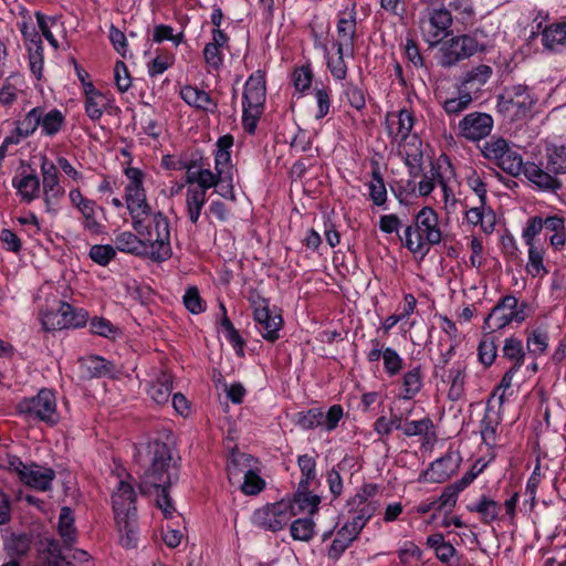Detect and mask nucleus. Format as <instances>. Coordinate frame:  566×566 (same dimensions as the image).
I'll use <instances>...</instances> for the list:
<instances>
[{"mask_svg": "<svg viewBox=\"0 0 566 566\" xmlns=\"http://www.w3.org/2000/svg\"><path fill=\"white\" fill-rule=\"evenodd\" d=\"M180 97L189 106L213 113L217 109V102L209 93L197 86L186 85L180 90Z\"/></svg>", "mask_w": 566, "mask_h": 566, "instance_id": "nucleus-27", "label": "nucleus"}, {"mask_svg": "<svg viewBox=\"0 0 566 566\" xmlns=\"http://www.w3.org/2000/svg\"><path fill=\"white\" fill-rule=\"evenodd\" d=\"M40 126V107L30 109L22 119L17 122V130L21 137L32 136Z\"/></svg>", "mask_w": 566, "mask_h": 566, "instance_id": "nucleus-56", "label": "nucleus"}, {"mask_svg": "<svg viewBox=\"0 0 566 566\" xmlns=\"http://www.w3.org/2000/svg\"><path fill=\"white\" fill-rule=\"evenodd\" d=\"M493 124L494 122L490 114L472 112L459 122V135L469 142H480L490 135Z\"/></svg>", "mask_w": 566, "mask_h": 566, "instance_id": "nucleus-15", "label": "nucleus"}, {"mask_svg": "<svg viewBox=\"0 0 566 566\" xmlns=\"http://www.w3.org/2000/svg\"><path fill=\"white\" fill-rule=\"evenodd\" d=\"M262 314V316L255 315L253 317L255 328L265 340L273 343L280 337L283 318L275 310H270Z\"/></svg>", "mask_w": 566, "mask_h": 566, "instance_id": "nucleus-21", "label": "nucleus"}, {"mask_svg": "<svg viewBox=\"0 0 566 566\" xmlns=\"http://www.w3.org/2000/svg\"><path fill=\"white\" fill-rule=\"evenodd\" d=\"M509 146L510 144L506 139L502 137H493L484 144L482 153L485 158L496 163L503 153L507 151Z\"/></svg>", "mask_w": 566, "mask_h": 566, "instance_id": "nucleus-63", "label": "nucleus"}, {"mask_svg": "<svg viewBox=\"0 0 566 566\" xmlns=\"http://www.w3.org/2000/svg\"><path fill=\"white\" fill-rule=\"evenodd\" d=\"M496 354H497V347L495 345V340L493 339V337H484L480 344H479V347H478V358H479V361L484 366V367H490L495 358H496Z\"/></svg>", "mask_w": 566, "mask_h": 566, "instance_id": "nucleus-61", "label": "nucleus"}, {"mask_svg": "<svg viewBox=\"0 0 566 566\" xmlns=\"http://www.w3.org/2000/svg\"><path fill=\"white\" fill-rule=\"evenodd\" d=\"M405 247L412 253L424 256L431 245L441 242L442 232L437 212L431 207H423L415 217V223L405 229Z\"/></svg>", "mask_w": 566, "mask_h": 566, "instance_id": "nucleus-4", "label": "nucleus"}, {"mask_svg": "<svg viewBox=\"0 0 566 566\" xmlns=\"http://www.w3.org/2000/svg\"><path fill=\"white\" fill-rule=\"evenodd\" d=\"M542 43L545 49L551 51L566 49V22L546 25L542 30Z\"/></svg>", "mask_w": 566, "mask_h": 566, "instance_id": "nucleus-31", "label": "nucleus"}, {"mask_svg": "<svg viewBox=\"0 0 566 566\" xmlns=\"http://www.w3.org/2000/svg\"><path fill=\"white\" fill-rule=\"evenodd\" d=\"M220 310L222 311V319H221V331L226 339L233 346L234 350L238 354H243L244 340L240 336L237 328L233 326L229 317L227 316V310L223 304H220Z\"/></svg>", "mask_w": 566, "mask_h": 566, "instance_id": "nucleus-50", "label": "nucleus"}, {"mask_svg": "<svg viewBox=\"0 0 566 566\" xmlns=\"http://www.w3.org/2000/svg\"><path fill=\"white\" fill-rule=\"evenodd\" d=\"M115 250L138 256H147L148 250L137 232L123 231L114 239Z\"/></svg>", "mask_w": 566, "mask_h": 566, "instance_id": "nucleus-28", "label": "nucleus"}, {"mask_svg": "<svg viewBox=\"0 0 566 566\" xmlns=\"http://www.w3.org/2000/svg\"><path fill=\"white\" fill-rule=\"evenodd\" d=\"M81 367L91 378L112 377L116 373L115 365L112 361L96 355L82 358Z\"/></svg>", "mask_w": 566, "mask_h": 566, "instance_id": "nucleus-30", "label": "nucleus"}, {"mask_svg": "<svg viewBox=\"0 0 566 566\" xmlns=\"http://www.w3.org/2000/svg\"><path fill=\"white\" fill-rule=\"evenodd\" d=\"M467 221L473 226H480L485 233H491L495 227V214L491 208L480 203L469 209L465 213Z\"/></svg>", "mask_w": 566, "mask_h": 566, "instance_id": "nucleus-33", "label": "nucleus"}, {"mask_svg": "<svg viewBox=\"0 0 566 566\" xmlns=\"http://www.w3.org/2000/svg\"><path fill=\"white\" fill-rule=\"evenodd\" d=\"M384 369L389 377L397 376L403 368V359L391 347H386L382 353Z\"/></svg>", "mask_w": 566, "mask_h": 566, "instance_id": "nucleus-59", "label": "nucleus"}, {"mask_svg": "<svg viewBox=\"0 0 566 566\" xmlns=\"http://www.w3.org/2000/svg\"><path fill=\"white\" fill-rule=\"evenodd\" d=\"M18 411L29 419L43 421L50 426L59 422L56 397L50 389H41L38 395L24 398L18 403Z\"/></svg>", "mask_w": 566, "mask_h": 566, "instance_id": "nucleus-8", "label": "nucleus"}, {"mask_svg": "<svg viewBox=\"0 0 566 566\" xmlns=\"http://www.w3.org/2000/svg\"><path fill=\"white\" fill-rule=\"evenodd\" d=\"M357 39V9L356 2H353L350 7L339 10L337 13L336 38L333 41V46L336 51L355 52Z\"/></svg>", "mask_w": 566, "mask_h": 566, "instance_id": "nucleus-13", "label": "nucleus"}, {"mask_svg": "<svg viewBox=\"0 0 566 566\" xmlns=\"http://www.w3.org/2000/svg\"><path fill=\"white\" fill-rule=\"evenodd\" d=\"M197 187H189L186 191V209L187 216L192 224H197L202 208L207 202V191L210 188H205L200 181H195Z\"/></svg>", "mask_w": 566, "mask_h": 566, "instance_id": "nucleus-24", "label": "nucleus"}, {"mask_svg": "<svg viewBox=\"0 0 566 566\" xmlns=\"http://www.w3.org/2000/svg\"><path fill=\"white\" fill-rule=\"evenodd\" d=\"M523 175L541 191L555 193L563 188V182L557 178V175L547 170L542 161L538 164L525 163Z\"/></svg>", "mask_w": 566, "mask_h": 566, "instance_id": "nucleus-16", "label": "nucleus"}, {"mask_svg": "<svg viewBox=\"0 0 566 566\" xmlns=\"http://www.w3.org/2000/svg\"><path fill=\"white\" fill-rule=\"evenodd\" d=\"M458 91L459 95L457 97H451L443 102V109L448 115H459L468 109L473 102V97L468 90L459 86Z\"/></svg>", "mask_w": 566, "mask_h": 566, "instance_id": "nucleus-52", "label": "nucleus"}, {"mask_svg": "<svg viewBox=\"0 0 566 566\" xmlns=\"http://www.w3.org/2000/svg\"><path fill=\"white\" fill-rule=\"evenodd\" d=\"M548 342L549 337L547 331L541 327L533 329L526 337V348L528 354L533 358L537 359L547 350Z\"/></svg>", "mask_w": 566, "mask_h": 566, "instance_id": "nucleus-44", "label": "nucleus"}, {"mask_svg": "<svg viewBox=\"0 0 566 566\" xmlns=\"http://www.w3.org/2000/svg\"><path fill=\"white\" fill-rule=\"evenodd\" d=\"M119 533V542L126 548H133L137 544V518L136 515L126 518H115Z\"/></svg>", "mask_w": 566, "mask_h": 566, "instance_id": "nucleus-40", "label": "nucleus"}, {"mask_svg": "<svg viewBox=\"0 0 566 566\" xmlns=\"http://www.w3.org/2000/svg\"><path fill=\"white\" fill-rule=\"evenodd\" d=\"M12 186L17 189L21 200L30 203L39 197L40 179L34 174H21L12 179Z\"/></svg>", "mask_w": 566, "mask_h": 566, "instance_id": "nucleus-29", "label": "nucleus"}, {"mask_svg": "<svg viewBox=\"0 0 566 566\" xmlns=\"http://www.w3.org/2000/svg\"><path fill=\"white\" fill-rule=\"evenodd\" d=\"M544 150L539 161L545 168L557 176L566 174V146L546 140Z\"/></svg>", "mask_w": 566, "mask_h": 566, "instance_id": "nucleus-22", "label": "nucleus"}, {"mask_svg": "<svg viewBox=\"0 0 566 566\" xmlns=\"http://www.w3.org/2000/svg\"><path fill=\"white\" fill-rule=\"evenodd\" d=\"M492 67L485 64L478 65L469 71L462 78L460 87L468 90L470 93L478 92L491 77Z\"/></svg>", "mask_w": 566, "mask_h": 566, "instance_id": "nucleus-36", "label": "nucleus"}, {"mask_svg": "<svg viewBox=\"0 0 566 566\" xmlns=\"http://www.w3.org/2000/svg\"><path fill=\"white\" fill-rule=\"evenodd\" d=\"M413 124L415 118L407 109H402L397 116L387 119L389 134L399 145L409 138Z\"/></svg>", "mask_w": 566, "mask_h": 566, "instance_id": "nucleus-26", "label": "nucleus"}, {"mask_svg": "<svg viewBox=\"0 0 566 566\" xmlns=\"http://www.w3.org/2000/svg\"><path fill=\"white\" fill-rule=\"evenodd\" d=\"M315 523L311 518H297L290 527L293 539L308 542L313 538Z\"/></svg>", "mask_w": 566, "mask_h": 566, "instance_id": "nucleus-57", "label": "nucleus"}, {"mask_svg": "<svg viewBox=\"0 0 566 566\" xmlns=\"http://www.w3.org/2000/svg\"><path fill=\"white\" fill-rule=\"evenodd\" d=\"M74 523L75 517L72 510L69 506H63L59 515L57 532L66 546H71L76 542L77 531Z\"/></svg>", "mask_w": 566, "mask_h": 566, "instance_id": "nucleus-35", "label": "nucleus"}, {"mask_svg": "<svg viewBox=\"0 0 566 566\" xmlns=\"http://www.w3.org/2000/svg\"><path fill=\"white\" fill-rule=\"evenodd\" d=\"M135 501L136 494L133 486L125 481H119L117 489L112 495L115 518H126L136 515Z\"/></svg>", "mask_w": 566, "mask_h": 566, "instance_id": "nucleus-19", "label": "nucleus"}, {"mask_svg": "<svg viewBox=\"0 0 566 566\" xmlns=\"http://www.w3.org/2000/svg\"><path fill=\"white\" fill-rule=\"evenodd\" d=\"M319 502V496L312 494L308 489H304L298 485V489L294 495L293 501H291V504L293 505L295 515L300 513L314 514L318 509Z\"/></svg>", "mask_w": 566, "mask_h": 566, "instance_id": "nucleus-39", "label": "nucleus"}, {"mask_svg": "<svg viewBox=\"0 0 566 566\" xmlns=\"http://www.w3.org/2000/svg\"><path fill=\"white\" fill-rule=\"evenodd\" d=\"M85 113L93 120H98L104 113L109 99L93 83H84Z\"/></svg>", "mask_w": 566, "mask_h": 566, "instance_id": "nucleus-25", "label": "nucleus"}, {"mask_svg": "<svg viewBox=\"0 0 566 566\" xmlns=\"http://www.w3.org/2000/svg\"><path fill=\"white\" fill-rule=\"evenodd\" d=\"M175 55L168 51L157 50L156 56L148 62L147 70L150 77L158 76L172 66Z\"/></svg>", "mask_w": 566, "mask_h": 566, "instance_id": "nucleus-54", "label": "nucleus"}, {"mask_svg": "<svg viewBox=\"0 0 566 566\" xmlns=\"http://www.w3.org/2000/svg\"><path fill=\"white\" fill-rule=\"evenodd\" d=\"M322 49L324 50L325 57H326V65L329 70L332 76L335 80L343 81L347 76V64L345 62V56H353L354 51H336L337 56L332 57L329 56V51L327 45H322Z\"/></svg>", "mask_w": 566, "mask_h": 566, "instance_id": "nucleus-41", "label": "nucleus"}, {"mask_svg": "<svg viewBox=\"0 0 566 566\" xmlns=\"http://www.w3.org/2000/svg\"><path fill=\"white\" fill-rule=\"evenodd\" d=\"M266 97L265 76L255 71L244 84L242 96V124L249 134H253L263 113Z\"/></svg>", "mask_w": 566, "mask_h": 566, "instance_id": "nucleus-5", "label": "nucleus"}, {"mask_svg": "<svg viewBox=\"0 0 566 566\" xmlns=\"http://www.w3.org/2000/svg\"><path fill=\"white\" fill-rule=\"evenodd\" d=\"M60 312L65 322V328H80L85 326L88 319V313L83 308H74L66 302H60Z\"/></svg>", "mask_w": 566, "mask_h": 566, "instance_id": "nucleus-45", "label": "nucleus"}, {"mask_svg": "<svg viewBox=\"0 0 566 566\" xmlns=\"http://www.w3.org/2000/svg\"><path fill=\"white\" fill-rule=\"evenodd\" d=\"M297 464L302 473L298 485L308 489L316 479V461L310 454H302L297 458Z\"/></svg>", "mask_w": 566, "mask_h": 566, "instance_id": "nucleus-55", "label": "nucleus"}, {"mask_svg": "<svg viewBox=\"0 0 566 566\" xmlns=\"http://www.w3.org/2000/svg\"><path fill=\"white\" fill-rule=\"evenodd\" d=\"M483 50L484 44L480 43L476 34L454 36L442 45L440 64L449 67Z\"/></svg>", "mask_w": 566, "mask_h": 566, "instance_id": "nucleus-11", "label": "nucleus"}, {"mask_svg": "<svg viewBox=\"0 0 566 566\" xmlns=\"http://www.w3.org/2000/svg\"><path fill=\"white\" fill-rule=\"evenodd\" d=\"M503 357L512 363L511 367L520 368L524 365L526 353L523 342L514 336L507 337L504 340L502 348Z\"/></svg>", "mask_w": 566, "mask_h": 566, "instance_id": "nucleus-42", "label": "nucleus"}, {"mask_svg": "<svg viewBox=\"0 0 566 566\" xmlns=\"http://www.w3.org/2000/svg\"><path fill=\"white\" fill-rule=\"evenodd\" d=\"M448 389V398L452 401L461 399L465 391L467 364L462 360L454 361L450 368L440 370L438 376Z\"/></svg>", "mask_w": 566, "mask_h": 566, "instance_id": "nucleus-18", "label": "nucleus"}, {"mask_svg": "<svg viewBox=\"0 0 566 566\" xmlns=\"http://www.w3.org/2000/svg\"><path fill=\"white\" fill-rule=\"evenodd\" d=\"M41 175L45 211L55 214L65 193L64 188L60 185L57 167L48 158H43Z\"/></svg>", "mask_w": 566, "mask_h": 566, "instance_id": "nucleus-14", "label": "nucleus"}, {"mask_svg": "<svg viewBox=\"0 0 566 566\" xmlns=\"http://www.w3.org/2000/svg\"><path fill=\"white\" fill-rule=\"evenodd\" d=\"M500 424V418L495 411L485 409L484 416L480 422L481 438L488 447H494L496 443V430Z\"/></svg>", "mask_w": 566, "mask_h": 566, "instance_id": "nucleus-43", "label": "nucleus"}, {"mask_svg": "<svg viewBox=\"0 0 566 566\" xmlns=\"http://www.w3.org/2000/svg\"><path fill=\"white\" fill-rule=\"evenodd\" d=\"M251 470L249 457L244 453L232 454L227 464L228 476L231 484L240 483L241 475L244 478L247 471Z\"/></svg>", "mask_w": 566, "mask_h": 566, "instance_id": "nucleus-48", "label": "nucleus"}, {"mask_svg": "<svg viewBox=\"0 0 566 566\" xmlns=\"http://www.w3.org/2000/svg\"><path fill=\"white\" fill-rule=\"evenodd\" d=\"M294 515L291 501L282 500L256 510L253 513V523L264 530L277 532L283 530Z\"/></svg>", "mask_w": 566, "mask_h": 566, "instance_id": "nucleus-12", "label": "nucleus"}, {"mask_svg": "<svg viewBox=\"0 0 566 566\" xmlns=\"http://www.w3.org/2000/svg\"><path fill=\"white\" fill-rule=\"evenodd\" d=\"M126 201V207L132 218V222H139L143 218H148L150 212L153 211L151 207L148 205L146 197L128 199Z\"/></svg>", "mask_w": 566, "mask_h": 566, "instance_id": "nucleus-60", "label": "nucleus"}, {"mask_svg": "<svg viewBox=\"0 0 566 566\" xmlns=\"http://www.w3.org/2000/svg\"><path fill=\"white\" fill-rule=\"evenodd\" d=\"M135 232L142 235L148 250V258L155 262H164L172 255L170 226L161 211H151L148 218L132 222Z\"/></svg>", "mask_w": 566, "mask_h": 566, "instance_id": "nucleus-3", "label": "nucleus"}, {"mask_svg": "<svg viewBox=\"0 0 566 566\" xmlns=\"http://www.w3.org/2000/svg\"><path fill=\"white\" fill-rule=\"evenodd\" d=\"M423 387V373L420 365H416L406 371L401 379L400 397L405 400L415 398Z\"/></svg>", "mask_w": 566, "mask_h": 566, "instance_id": "nucleus-32", "label": "nucleus"}, {"mask_svg": "<svg viewBox=\"0 0 566 566\" xmlns=\"http://www.w3.org/2000/svg\"><path fill=\"white\" fill-rule=\"evenodd\" d=\"M457 468L452 455H444L433 461L430 467L422 472L419 481L429 483H442L447 481Z\"/></svg>", "mask_w": 566, "mask_h": 566, "instance_id": "nucleus-23", "label": "nucleus"}, {"mask_svg": "<svg viewBox=\"0 0 566 566\" xmlns=\"http://www.w3.org/2000/svg\"><path fill=\"white\" fill-rule=\"evenodd\" d=\"M2 467L17 474L19 480L29 488L40 492L52 489L55 472L51 468L34 462L27 464L19 457L10 454L3 460Z\"/></svg>", "mask_w": 566, "mask_h": 566, "instance_id": "nucleus-7", "label": "nucleus"}, {"mask_svg": "<svg viewBox=\"0 0 566 566\" xmlns=\"http://www.w3.org/2000/svg\"><path fill=\"white\" fill-rule=\"evenodd\" d=\"M324 411L322 408H311L295 415V424L303 430H311L322 427Z\"/></svg>", "mask_w": 566, "mask_h": 566, "instance_id": "nucleus-51", "label": "nucleus"}, {"mask_svg": "<svg viewBox=\"0 0 566 566\" xmlns=\"http://www.w3.org/2000/svg\"><path fill=\"white\" fill-rule=\"evenodd\" d=\"M363 527L359 523L350 521L346 522L342 528L338 530L336 537L333 539L327 556L331 559L337 560L349 545L357 538Z\"/></svg>", "mask_w": 566, "mask_h": 566, "instance_id": "nucleus-20", "label": "nucleus"}, {"mask_svg": "<svg viewBox=\"0 0 566 566\" xmlns=\"http://www.w3.org/2000/svg\"><path fill=\"white\" fill-rule=\"evenodd\" d=\"M468 511L480 514L481 521L484 524H490L497 520L501 505L496 501L492 500L486 495H482L476 503L469 504Z\"/></svg>", "mask_w": 566, "mask_h": 566, "instance_id": "nucleus-37", "label": "nucleus"}, {"mask_svg": "<svg viewBox=\"0 0 566 566\" xmlns=\"http://www.w3.org/2000/svg\"><path fill=\"white\" fill-rule=\"evenodd\" d=\"M90 258L98 265L106 266L116 255V250L109 244H95L90 249Z\"/></svg>", "mask_w": 566, "mask_h": 566, "instance_id": "nucleus-64", "label": "nucleus"}, {"mask_svg": "<svg viewBox=\"0 0 566 566\" xmlns=\"http://www.w3.org/2000/svg\"><path fill=\"white\" fill-rule=\"evenodd\" d=\"M233 146V137L231 135L221 136L216 144L214 151V172L210 169V163L208 158L198 154V164H200L205 171L210 174V178L206 177L207 180L200 181L205 188H216V192L221 197L235 200V193L233 189V166L231 163L230 149Z\"/></svg>", "mask_w": 566, "mask_h": 566, "instance_id": "nucleus-2", "label": "nucleus"}, {"mask_svg": "<svg viewBox=\"0 0 566 566\" xmlns=\"http://www.w3.org/2000/svg\"><path fill=\"white\" fill-rule=\"evenodd\" d=\"M526 304L520 303L514 295L502 297L492 308L483 323V329L489 334L502 329L512 322L522 323L526 318Z\"/></svg>", "mask_w": 566, "mask_h": 566, "instance_id": "nucleus-9", "label": "nucleus"}, {"mask_svg": "<svg viewBox=\"0 0 566 566\" xmlns=\"http://www.w3.org/2000/svg\"><path fill=\"white\" fill-rule=\"evenodd\" d=\"M369 198L376 206H384L387 201V189L379 169L371 171V180L367 184Z\"/></svg>", "mask_w": 566, "mask_h": 566, "instance_id": "nucleus-53", "label": "nucleus"}, {"mask_svg": "<svg viewBox=\"0 0 566 566\" xmlns=\"http://www.w3.org/2000/svg\"><path fill=\"white\" fill-rule=\"evenodd\" d=\"M496 165L503 171L512 176H518L520 174H523L525 167L522 156L511 146H509L507 151H504L503 155L499 158Z\"/></svg>", "mask_w": 566, "mask_h": 566, "instance_id": "nucleus-47", "label": "nucleus"}, {"mask_svg": "<svg viewBox=\"0 0 566 566\" xmlns=\"http://www.w3.org/2000/svg\"><path fill=\"white\" fill-rule=\"evenodd\" d=\"M343 95L352 107L361 111L366 106L365 93L361 87L347 82L343 84Z\"/></svg>", "mask_w": 566, "mask_h": 566, "instance_id": "nucleus-62", "label": "nucleus"}, {"mask_svg": "<svg viewBox=\"0 0 566 566\" xmlns=\"http://www.w3.org/2000/svg\"><path fill=\"white\" fill-rule=\"evenodd\" d=\"M433 429V422L426 417L420 420L405 421L401 430L407 437L423 436L428 437Z\"/></svg>", "mask_w": 566, "mask_h": 566, "instance_id": "nucleus-58", "label": "nucleus"}, {"mask_svg": "<svg viewBox=\"0 0 566 566\" xmlns=\"http://www.w3.org/2000/svg\"><path fill=\"white\" fill-rule=\"evenodd\" d=\"M172 390V381L171 377L167 374H163L160 377L157 378L156 381H154L147 392L151 400H154L156 403H166L168 402L170 395Z\"/></svg>", "mask_w": 566, "mask_h": 566, "instance_id": "nucleus-46", "label": "nucleus"}, {"mask_svg": "<svg viewBox=\"0 0 566 566\" xmlns=\"http://www.w3.org/2000/svg\"><path fill=\"white\" fill-rule=\"evenodd\" d=\"M535 103L527 86L513 85L505 90L497 98V108L507 114L512 119H521L528 115Z\"/></svg>", "mask_w": 566, "mask_h": 566, "instance_id": "nucleus-10", "label": "nucleus"}, {"mask_svg": "<svg viewBox=\"0 0 566 566\" xmlns=\"http://www.w3.org/2000/svg\"><path fill=\"white\" fill-rule=\"evenodd\" d=\"M101 209L94 200H91L84 207L78 209L83 217V229L92 234H101L104 232V226L97 220L96 212Z\"/></svg>", "mask_w": 566, "mask_h": 566, "instance_id": "nucleus-49", "label": "nucleus"}, {"mask_svg": "<svg viewBox=\"0 0 566 566\" xmlns=\"http://www.w3.org/2000/svg\"><path fill=\"white\" fill-rule=\"evenodd\" d=\"M527 245V264L526 271L533 277L544 276L548 270L544 265L545 250L542 243L526 244Z\"/></svg>", "mask_w": 566, "mask_h": 566, "instance_id": "nucleus-38", "label": "nucleus"}, {"mask_svg": "<svg viewBox=\"0 0 566 566\" xmlns=\"http://www.w3.org/2000/svg\"><path fill=\"white\" fill-rule=\"evenodd\" d=\"M149 467L140 476L143 493L157 492V506L165 517H170L175 511L168 488L178 480V461L174 449L165 442L154 441L148 444Z\"/></svg>", "mask_w": 566, "mask_h": 566, "instance_id": "nucleus-1", "label": "nucleus"}, {"mask_svg": "<svg viewBox=\"0 0 566 566\" xmlns=\"http://www.w3.org/2000/svg\"><path fill=\"white\" fill-rule=\"evenodd\" d=\"M451 12L441 3L419 10L418 27L423 40L430 45L439 44L451 32Z\"/></svg>", "mask_w": 566, "mask_h": 566, "instance_id": "nucleus-6", "label": "nucleus"}, {"mask_svg": "<svg viewBox=\"0 0 566 566\" xmlns=\"http://www.w3.org/2000/svg\"><path fill=\"white\" fill-rule=\"evenodd\" d=\"M163 165L167 169L172 170H185V181L187 185H195V181H203L207 180L210 174L205 171L202 166L198 164V153L191 155L190 157L185 158H175L172 156H165L163 158Z\"/></svg>", "mask_w": 566, "mask_h": 566, "instance_id": "nucleus-17", "label": "nucleus"}, {"mask_svg": "<svg viewBox=\"0 0 566 566\" xmlns=\"http://www.w3.org/2000/svg\"><path fill=\"white\" fill-rule=\"evenodd\" d=\"M64 124L65 116L60 109L53 108L45 112L43 107H40V127L42 135L53 137L61 132Z\"/></svg>", "mask_w": 566, "mask_h": 566, "instance_id": "nucleus-34", "label": "nucleus"}]
</instances>
